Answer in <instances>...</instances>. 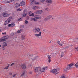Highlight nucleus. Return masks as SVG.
Here are the masks:
<instances>
[{
    "label": "nucleus",
    "instance_id": "f257e3e1",
    "mask_svg": "<svg viewBox=\"0 0 78 78\" xmlns=\"http://www.w3.org/2000/svg\"><path fill=\"white\" fill-rule=\"evenodd\" d=\"M41 16L39 15H35L34 16V18H31L30 20L31 21H35L36 22H37V19H41Z\"/></svg>",
    "mask_w": 78,
    "mask_h": 78
},
{
    "label": "nucleus",
    "instance_id": "f03ea898",
    "mask_svg": "<svg viewBox=\"0 0 78 78\" xmlns=\"http://www.w3.org/2000/svg\"><path fill=\"white\" fill-rule=\"evenodd\" d=\"M41 70V67H36L34 69V72L36 73V74L38 75H41V73H40Z\"/></svg>",
    "mask_w": 78,
    "mask_h": 78
},
{
    "label": "nucleus",
    "instance_id": "7ed1b4c3",
    "mask_svg": "<svg viewBox=\"0 0 78 78\" xmlns=\"http://www.w3.org/2000/svg\"><path fill=\"white\" fill-rule=\"evenodd\" d=\"M39 31H40L39 29H36V31H37V34H34L36 37H39V36H41V32H39Z\"/></svg>",
    "mask_w": 78,
    "mask_h": 78
},
{
    "label": "nucleus",
    "instance_id": "20e7f679",
    "mask_svg": "<svg viewBox=\"0 0 78 78\" xmlns=\"http://www.w3.org/2000/svg\"><path fill=\"white\" fill-rule=\"evenodd\" d=\"M48 69V67L46 66L44 67L42 69H41V72L40 73H42V72H45L47 70V69Z\"/></svg>",
    "mask_w": 78,
    "mask_h": 78
},
{
    "label": "nucleus",
    "instance_id": "39448f33",
    "mask_svg": "<svg viewBox=\"0 0 78 78\" xmlns=\"http://www.w3.org/2000/svg\"><path fill=\"white\" fill-rule=\"evenodd\" d=\"M73 66V64H70L69 65V67H67V68H66L65 69V71H67L68 70H69L70 68H71V67L72 66Z\"/></svg>",
    "mask_w": 78,
    "mask_h": 78
},
{
    "label": "nucleus",
    "instance_id": "423d86ee",
    "mask_svg": "<svg viewBox=\"0 0 78 78\" xmlns=\"http://www.w3.org/2000/svg\"><path fill=\"white\" fill-rule=\"evenodd\" d=\"M20 67L23 69H27L26 65L25 64H23L21 65Z\"/></svg>",
    "mask_w": 78,
    "mask_h": 78
},
{
    "label": "nucleus",
    "instance_id": "0eeeda50",
    "mask_svg": "<svg viewBox=\"0 0 78 78\" xmlns=\"http://www.w3.org/2000/svg\"><path fill=\"white\" fill-rule=\"evenodd\" d=\"M51 72L53 73H56L57 74H58V73H59V72L56 69H53L51 70Z\"/></svg>",
    "mask_w": 78,
    "mask_h": 78
},
{
    "label": "nucleus",
    "instance_id": "6e6552de",
    "mask_svg": "<svg viewBox=\"0 0 78 78\" xmlns=\"http://www.w3.org/2000/svg\"><path fill=\"white\" fill-rule=\"evenodd\" d=\"M32 9L34 10H36V9H39L40 8L38 6H34L32 7Z\"/></svg>",
    "mask_w": 78,
    "mask_h": 78
},
{
    "label": "nucleus",
    "instance_id": "1a4fd4ad",
    "mask_svg": "<svg viewBox=\"0 0 78 78\" xmlns=\"http://www.w3.org/2000/svg\"><path fill=\"white\" fill-rule=\"evenodd\" d=\"M6 39L4 37H2L1 39H0V42H3L4 41H6Z\"/></svg>",
    "mask_w": 78,
    "mask_h": 78
},
{
    "label": "nucleus",
    "instance_id": "9d476101",
    "mask_svg": "<svg viewBox=\"0 0 78 78\" xmlns=\"http://www.w3.org/2000/svg\"><path fill=\"white\" fill-rule=\"evenodd\" d=\"M43 12V11L42 10H38L37 11L36 13L37 14H42Z\"/></svg>",
    "mask_w": 78,
    "mask_h": 78
},
{
    "label": "nucleus",
    "instance_id": "9b49d317",
    "mask_svg": "<svg viewBox=\"0 0 78 78\" xmlns=\"http://www.w3.org/2000/svg\"><path fill=\"white\" fill-rule=\"evenodd\" d=\"M20 6H23L24 5H25V2L22 1L20 2Z\"/></svg>",
    "mask_w": 78,
    "mask_h": 78
},
{
    "label": "nucleus",
    "instance_id": "f8f14e48",
    "mask_svg": "<svg viewBox=\"0 0 78 78\" xmlns=\"http://www.w3.org/2000/svg\"><path fill=\"white\" fill-rule=\"evenodd\" d=\"M32 11H30V12H29V14H30L29 16H32V17H33V16H34V14L33 13H32Z\"/></svg>",
    "mask_w": 78,
    "mask_h": 78
},
{
    "label": "nucleus",
    "instance_id": "ddd939ff",
    "mask_svg": "<svg viewBox=\"0 0 78 78\" xmlns=\"http://www.w3.org/2000/svg\"><path fill=\"white\" fill-rule=\"evenodd\" d=\"M15 8H19V6H20V4L18 3H16L15 4Z\"/></svg>",
    "mask_w": 78,
    "mask_h": 78
},
{
    "label": "nucleus",
    "instance_id": "4468645a",
    "mask_svg": "<svg viewBox=\"0 0 78 78\" xmlns=\"http://www.w3.org/2000/svg\"><path fill=\"white\" fill-rule=\"evenodd\" d=\"M48 62L49 63L51 62V57H50L49 55H48Z\"/></svg>",
    "mask_w": 78,
    "mask_h": 78
},
{
    "label": "nucleus",
    "instance_id": "2eb2a0df",
    "mask_svg": "<svg viewBox=\"0 0 78 78\" xmlns=\"http://www.w3.org/2000/svg\"><path fill=\"white\" fill-rule=\"evenodd\" d=\"M8 45V44L5 42H4L2 44V46L3 47H6Z\"/></svg>",
    "mask_w": 78,
    "mask_h": 78
},
{
    "label": "nucleus",
    "instance_id": "dca6fc26",
    "mask_svg": "<svg viewBox=\"0 0 78 78\" xmlns=\"http://www.w3.org/2000/svg\"><path fill=\"white\" fill-rule=\"evenodd\" d=\"M52 2L53 1L52 0H47L46 1V2L48 3H52Z\"/></svg>",
    "mask_w": 78,
    "mask_h": 78
},
{
    "label": "nucleus",
    "instance_id": "f3484780",
    "mask_svg": "<svg viewBox=\"0 0 78 78\" xmlns=\"http://www.w3.org/2000/svg\"><path fill=\"white\" fill-rule=\"evenodd\" d=\"M3 15L4 17H8V16H9V14L6 13H3Z\"/></svg>",
    "mask_w": 78,
    "mask_h": 78
},
{
    "label": "nucleus",
    "instance_id": "a211bd4d",
    "mask_svg": "<svg viewBox=\"0 0 78 78\" xmlns=\"http://www.w3.org/2000/svg\"><path fill=\"white\" fill-rule=\"evenodd\" d=\"M57 43H58V44H59V45H60V46H62V45H63V44L60 43V41H58Z\"/></svg>",
    "mask_w": 78,
    "mask_h": 78
},
{
    "label": "nucleus",
    "instance_id": "6ab92c4d",
    "mask_svg": "<svg viewBox=\"0 0 78 78\" xmlns=\"http://www.w3.org/2000/svg\"><path fill=\"white\" fill-rule=\"evenodd\" d=\"M52 16L51 15H49L47 16V18L48 19V20H49V19H50L51 18Z\"/></svg>",
    "mask_w": 78,
    "mask_h": 78
},
{
    "label": "nucleus",
    "instance_id": "aec40b11",
    "mask_svg": "<svg viewBox=\"0 0 78 78\" xmlns=\"http://www.w3.org/2000/svg\"><path fill=\"white\" fill-rule=\"evenodd\" d=\"M25 35H22L21 37V38L22 40H24L25 39Z\"/></svg>",
    "mask_w": 78,
    "mask_h": 78
},
{
    "label": "nucleus",
    "instance_id": "412c9836",
    "mask_svg": "<svg viewBox=\"0 0 78 78\" xmlns=\"http://www.w3.org/2000/svg\"><path fill=\"white\" fill-rule=\"evenodd\" d=\"M60 56L61 58L63 57L64 56V52H62L60 55Z\"/></svg>",
    "mask_w": 78,
    "mask_h": 78
},
{
    "label": "nucleus",
    "instance_id": "4be33fe9",
    "mask_svg": "<svg viewBox=\"0 0 78 78\" xmlns=\"http://www.w3.org/2000/svg\"><path fill=\"white\" fill-rule=\"evenodd\" d=\"M9 23V22L7 20L5 22V25H7V24H8Z\"/></svg>",
    "mask_w": 78,
    "mask_h": 78
},
{
    "label": "nucleus",
    "instance_id": "5701e85b",
    "mask_svg": "<svg viewBox=\"0 0 78 78\" xmlns=\"http://www.w3.org/2000/svg\"><path fill=\"white\" fill-rule=\"evenodd\" d=\"M25 75V72H23L22 73V74L21 75V76H24Z\"/></svg>",
    "mask_w": 78,
    "mask_h": 78
},
{
    "label": "nucleus",
    "instance_id": "b1692460",
    "mask_svg": "<svg viewBox=\"0 0 78 78\" xmlns=\"http://www.w3.org/2000/svg\"><path fill=\"white\" fill-rule=\"evenodd\" d=\"M22 30L20 29L17 31V33H22Z\"/></svg>",
    "mask_w": 78,
    "mask_h": 78
},
{
    "label": "nucleus",
    "instance_id": "393cba45",
    "mask_svg": "<svg viewBox=\"0 0 78 78\" xmlns=\"http://www.w3.org/2000/svg\"><path fill=\"white\" fill-rule=\"evenodd\" d=\"M33 3H34L35 5H39V2L34 1L33 2Z\"/></svg>",
    "mask_w": 78,
    "mask_h": 78
},
{
    "label": "nucleus",
    "instance_id": "a878e982",
    "mask_svg": "<svg viewBox=\"0 0 78 78\" xmlns=\"http://www.w3.org/2000/svg\"><path fill=\"white\" fill-rule=\"evenodd\" d=\"M61 78H66L65 74L63 75L61 77Z\"/></svg>",
    "mask_w": 78,
    "mask_h": 78
},
{
    "label": "nucleus",
    "instance_id": "bb28decb",
    "mask_svg": "<svg viewBox=\"0 0 78 78\" xmlns=\"http://www.w3.org/2000/svg\"><path fill=\"white\" fill-rule=\"evenodd\" d=\"M48 20L46 17L44 19V22H47V21H48Z\"/></svg>",
    "mask_w": 78,
    "mask_h": 78
},
{
    "label": "nucleus",
    "instance_id": "cd10ccee",
    "mask_svg": "<svg viewBox=\"0 0 78 78\" xmlns=\"http://www.w3.org/2000/svg\"><path fill=\"white\" fill-rule=\"evenodd\" d=\"M11 25H12V27H14L15 25V24L14 23H12L11 24Z\"/></svg>",
    "mask_w": 78,
    "mask_h": 78
},
{
    "label": "nucleus",
    "instance_id": "c85d7f7f",
    "mask_svg": "<svg viewBox=\"0 0 78 78\" xmlns=\"http://www.w3.org/2000/svg\"><path fill=\"white\" fill-rule=\"evenodd\" d=\"M29 59H31V60H32V61H33V60H34V59H34V57H33V56L31 57H30L29 58Z\"/></svg>",
    "mask_w": 78,
    "mask_h": 78
},
{
    "label": "nucleus",
    "instance_id": "c756f323",
    "mask_svg": "<svg viewBox=\"0 0 78 78\" xmlns=\"http://www.w3.org/2000/svg\"><path fill=\"white\" fill-rule=\"evenodd\" d=\"M4 37L6 41L7 39H8V36H4Z\"/></svg>",
    "mask_w": 78,
    "mask_h": 78
},
{
    "label": "nucleus",
    "instance_id": "7c9ffc66",
    "mask_svg": "<svg viewBox=\"0 0 78 78\" xmlns=\"http://www.w3.org/2000/svg\"><path fill=\"white\" fill-rule=\"evenodd\" d=\"M22 18H19L18 20V21H22Z\"/></svg>",
    "mask_w": 78,
    "mask_h": 78
},
{
    "label": "nucleus",
    "instance_id": "2f4dec72",
    "mask_svg": "<svg viewBox=\"0 0 78 78\" xmlns=\"http://www.w3.org/2000/svg\"><path fill=\"white\" fill-rule=\"evenodd\" d=\"M8 68H9V65L8 66L6 67H5V68L4 69H8Z\"/></svg>",
    "mask_w": 78,
    "mask_h": 78
},
{
    "label": "nucleus",
    "instance_id": "473e14b6",
    "mask_svg": "<svg viewBox=\"0 0 78 78\" xmlns=\"http://www.w3.org/2000/svg\"><path fill=\"white\" fill-rule=\"evenodd\" d=\"M11 20V18L10 17L8 18V19L7 20H8L9 22H10Z\"/></svg>",
    "mask_w": 78,
    "mask_h": 78
},
{
    "label": "nucleus",
    "instance_id": "72a5a7b5",
    "mask_svg": "<svg viewBox=\"0 0 78 78\" xmlns=\"http://www.w3.org/2000/svg\"><path fill=\"white\" fill-rule=\"evenodd\" d=\"M14 0H10V2L8 1L7 3H11V2H14Z\"/></svg>",
    "mask_w": 78,
    "mask_h": 78
},
{
    "label": "nucleus",
    "instance_id": "f704fd0d",
    "mask_svg": "<svg viewBox=\"0 0 78 78\" xmlns=\"http://www.w3.org/2000/svg\"><path fill=\"white\" fill-rule=\"evenodd\" d=\"M37 59V57L36 56L34 57V59H34V60L35 59Z\"/></svg>",
    "mask_w": 78,
    "mask_h": 78
},
{
    "label": "nucleus",
    "instance_id": "c9c22d12",
    "mask_svg": "<svg viewBox=\"0 0 78 78\" xmlns=\"http://www.w3.org/2000/svg\"><path fill=\"white\" fill-rule=\"evenodd\" d=\"M22 11V9L19 8L17 9V11Z\"/></svg>",
    "mask_w": 78,
    "mask_h": 78
},
{
    "label": "nucleus",
    "instance_id": "e433bc0d",
    "mask_svg": "<svg viewBox=\"0 0 78 78\" xmlns=\"http://www.w3.org/2000/svg\"><path fill=\"white\" fill-rule=\"evenodd\" d=\"M24 22L26 24H28V21H27V20H25Z\"/></svg>",
    "mask_w": 78,
    "mask_h": 78
},
{
    "label": "nucleus",
    "instance_id": "4c0bfd02",
    "mask_svg": "<svg viewBox=\"0 0 78 78\" xmlns=\"http://www.w3.org/2000/svg\"><path fill=\"white\" fill-rule=\"evenodd\" d=\"M75 66L76 67H78V62L75 64Z\"/></svg>",
    "mask_w": 78,
    "mask_h": 78
},
{
    "label": "nucleus",
    "instance_id": "58836bf2",
    "mask_svg": "<svg viewBox=\"0 0 78 78\" xmlns=\"http://www.w3.org/2000/svg\"><path fill=\"white\" fill-rule=\"evenodd\" d=\"M8 27H12L11 24H9L8 25Z\"/></svg>",
    "mask_w": 78,
    "mask_h": 78
},
{
    "label": "nucleus",
    "instance_id": "ea45409f",
    "mask_svg": "<svg viewBox=\"0 0 78 78\" xmlns=\"http://www.w3.org/2000/svg\"><path fill=\"white\" fill-rule=\"evenodd\" d=\"M29 56L30 58H31V57L33 56V54H30L29 55Z\"/></svg>",
    "mask_w": 78,
    "mask_h": 78
},
{
    "label": "nucleus",
    "instance_id": "a19ab883",
    "mask_svg": "<svg viewBox=\"0 0 78 78\" xmlns=\"http://www.w3.org/2000/svg\"><path fill=\"white\" fill-rule=\"evenodd\" d=\"M33 32H36V29H34L33 30Z\"/></svg>",
    "mask_w": 78,
    "mask_h": 78
},
{
    "label": "nucleus",
    "instance_id": "79ce46f5",
    "mask_svg": "<svg viewBox=\"0 0 78 78\" xmlns=\"http://www.w3.org/2000/svg\"><path fill=\"white\" fill-rule=\"evenodd\" d=\"M45 0H41V2L42 3H44V2H45Z\"/></svg>",
    "mask_w": 78,
    "mask_h": 78
},
{
    "label": "nucleus",
    "instance_id": "37998d69",
    "mask_svg": "<svg viewBox=\"0 0 78 78\" xmlns=\"http://www.w3.org/2000/svg\"><path fill=\"white\" fill-rule=\"evenodd\" d=\"M34 2V0H30L31 3H33Z\"/></svg>",
    "mask_w": 78,
    "mask_h": 78
},
{
    "label": "nucleus",
    "instance_id": "c03bdc74",
    "mask_svg": "<svg viewBox=\"0 0 78 78\" xmlns=\"http://www.w3.org/2000/svg\"><path fill=\"white\" fill-rule=\"evenodd\" d=\"M16 74H14L13 75V77H16Z\"/></svg>",
    "mask_w": 78,
    "mask_h": 78
},
{
    "label": "nucleus",
    "instance_id": "a18cd8bd",
    "mask_svg": "<svg viewBox=\"0 0 78 78\" xmlns=\"http://www.w3.org/2000/svg\"><path fill=\"white\" fill-rule=\"evenodd\" d=\"M26 14H23V17H26Z\"/></svg>",
    "mask_w": 78,
    "mask_h": 78
},
{
    "label": "nucleus",
    "instance_id": "49530a36",
    "mask_svg": "<svg viewBox=\"0 0 78 78\" xmlns=\"http://www.w3.org/2000/svg\"><path fill=\"white\" fill-rule=\"evenodd\" d=\"M66 2H69L70 1V0H66Z\"/></svg>",
    "mask_w": 78,
    "mask_h": 78
},
{
    "label": "nucleus",
    "instance_id": "de8ad7c7",
    "mask_svg": "<svg viewBox=\"0 0 78 78\" xmlns=\"http://www.w3.org/2000/svg\"><path fill=\"white\" fill-rule=\"evenodd\" d=\"M76 50L77 51H78V47L76 48Z\"/></svg>",
    "mask_w": 78,
    "mask_h": 78
},
{
    "label": "nucleus",
    "instance_id": "09e8293b",
    "mask_svg": "<svg viewBox=\"0 0 78 78\" xmlns=\"http://www.w3.org/2000/svg\"><path fill=\"white\" fill-rule=\"evenodd\" d=\"M12 73H9V75H12Z\"/></svg>",
    "mask_w": 78,
    "mask_h": 78
},
{
    "label": "nucleus",
    "instance_id": "8fccbe9b",
    "mask_svg": "<svg viewBox=\"0 0 78 78\" xmlns=\"http://www.w3.org/2000/svg\"><path fill=\"white\" fill-rule=\"evenodd\" d=\"M2 34H5V35H6V32H5V33H2Z\"/></svg>",
    "mask_w": 78,
    "mask_h": 78
},
{
    "label": "nucleus",
    "instance_id": "3c124183",
    "mask_svg": "<svg viewBox=\"0 0 78 78\" xmlns=\"http://www.w3.org/2000/svg\"><path fill=\"white\" fill-rule=\"evenodd\" d=\"M14 63H13L11 64V66H14Z\"/></svg>",
    "mask_w": 78,
    "mask_h": 78
},
{
    "label": "nucleus",
    "instance_id": "603ef678",
    "mask_svg": "<svg viewBox=\"0 0 78 78\" xmlns=\"http://www.w3.org/2000/svg\"><path fill=\"white\" fill-rule=\"evenodd\" d=\"M29 74H32V72H29Z\"/></svg>",
    "mask_w": 78,
    "mask_h": 78
},
{
    "label": "nucleus",
    "instance_id": "864d4df0",
    "mask_svg": "<svg viewBox=\"0 0 78 78\" xmlns=\"http://www.w3.org/2000/svg\"><path fill=\"white\" fill-rule=\"evenodd\" d=\"M45 10H46V11H48V8H47Z\"/></svg>",
    "mask_w": 78,
    "mask_h": 78
},
{
    "label": "nucleus",
    "instance_id": "5fc2aeb1",
    "mask_svg": "<svg viewBox=\"0 0 78 78\" xmlns=\"http://www.w3.org/2000/svg\"><path fill=\"white\" fill-rule=\"evenodd\" d=\"M27 55L28 56H30V54H27Z\"/></svg>",
    "mask_w": 78,
    "mask_h": 78
},
{
    "label": "nucleus",
    "instance_id": "6e6d98bb",
    "mask_svg": "<svg viewBox=\"0 0 78 78\" xmlns=\"http://www.w3.org/2000/svg\"><path fill=\"white\" fill-rule=\"evenodd\" d=\"M54 55L55 56V55H57V53H55L54 54Z\"/></svg>",
    "mask_w": 78,
    "mask_h": 78
},
{
    "label": "nucleus",
    "instance_id": "4d7b16f0",
    "mask_svg": "<svg viewBox=\"0 0 78 78\" xmlns=\"http://www.w3.org/2000/svg\"><path fill=\"white\" fill-rule=\"evenodd\" d=\"M67 19V16H65V19Z\"/></svg>",
    "mask_w": 78,
    "mask_h": 78
},
{
    "label": "nucleus",
    "instance_id": "13d9d810",
    "mask_svg": "<svg viewBox=\"0 0 78 78\" xmlns=\"http://www.w3.org/2000/svg\"><path fill=\"white\" fill-rule=\"evenodd\" d=\"M66 52H67V51H65V53H66Z\"/></svg>",
    "mask_w": 78,
    "mask_h": 78
},
{
    "label": "nucleus",
    "instance_id": "bf43d9fd",
    "mask_svg": "<svg viewBox=\"0 0 78 78\" xmlns=\"http://www.w3.org/2000/svg\"><path fill=\"white\" fill-rule=\"evenodd\" d=\"M64 48V49H66V47H65Z\"/></svg>",
    "mask_w": 78,
    "mask_h": 78
},
{
    "label": "nucleus",
    "instance_id": "052dcab7",
    "mask_svg": "<svg viewBox=\"0 0 78 78\" xmlns=\"http://www.w3.org/2000/svg\"><path fill=\"white\" fill-rule=\"evenodd\" d=\"M23 26V28H24V26Z\"/></svg>",
    "mask_w": 78,
    "mask_h": 78
},
{
    "label": "nucleus",
    "instance_id": "680f3d73",
    "mask_svg": "<svg viewBox=\"0 0 78 78\" xmlns=\"http://www.w3.org/2000/svg\"><path fill=\"white\" fill-rule=\"evenodd\" d=\"M76 39H78V37L76 38Z\"/></svg>",
    "mask_w": 78,
    "mask_h": 78
},
{
    "label": "nucleus",
    "instance_id": "e2e57ef3",
    "mask_svg": "<svg viewBox=\"0 0 78 78\" xmlns=\"http://www.w3.org/2000/svg\"><path fill=\"white\" fill-rule=\"evenodd\" d=\"M1 46H2L1 45H0V47H1Z\"/></svg>",
    "mask_w": 78,
    "mask_h": 78
},
{
    "label": "nucleus",
    "instance_id": "0e129e2a",
    "mask_svg": "<svg viewBox=\"0 0 78 78\" xmlns=\"http://www.w3.org/2000/svg\"><path fill=\"white\" fill-rule=\"evenodd\" d=\"M49 43H51V41H50V42H49Z\"/></svg>",
    "mask_w": 78,
    "mask_h": 78
},
{
    "label": "nucleus",
    "instance_id": "69168bd1",
    "mask_svg": "<svg viewBox=\"0 0 78 78\" xmlns=\"http://www.w3.org/2000/svg\"><path fill=\"white\" fill-rule=\"evenodd\" d=\"M1 30H0V32H1Z\"/></svg>",
    "mask_w": 78,
    "mask_h": 78
}]
</instances>
